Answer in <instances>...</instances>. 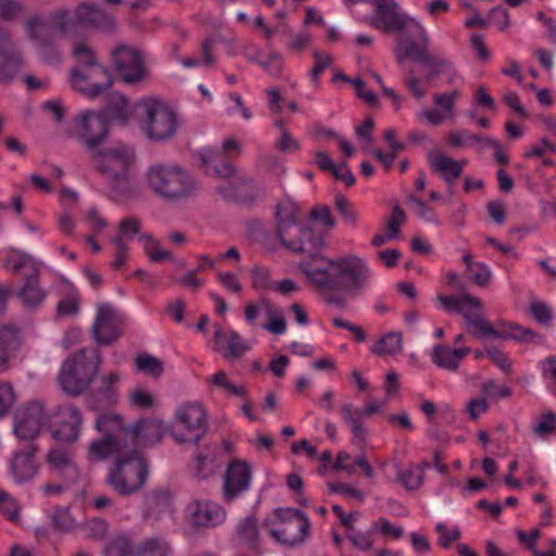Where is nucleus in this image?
Returning <instances> with one entry per match:
<instances>
[{
  "mask_svg": "<svg viewBox=\"0 0 556 556\" xmlns=\"http://www.w3.org/2000/svg\"><path fill=\"white\" fill-rule=\"evenodd\" d=\"M257 64L273 77H279L283 71V60L279 52H270L266 59H261Z\"/></svg>",
  "mask_w": 556,
  "mask_h": 556,
  "instance_id": "nucleus-58",
  "label": "nucleus"
},
{
  "mask_svg": "<svg viewBox=\"0 0 556 556\" xmlns=\"http://www.w3.org/2000/svg\"><path fill=\"white\" fill-rule=\"evenodd\" d=\"M266 320L261 325V328L269 333L281 336L287 332V320L282 309L270 303L266 307Z\"/></svg>",
  "mask_w": 556,
  "mask_h": 556,
  "instance_id": "nucleus-47",
  "label": "nucleus"
},
{
  "mask_svg": "<svg viewBox=\"0 0 556 556\" xmlns=\"http://www.w3.org/2000/svg\"><path fill=\"white\" fill-rule=\"evenodd\" d=\"M94 428L104 437L116 438L119 442L126 444L125 430H129L121 415L115 413H106L100 415L94 422Z\"/></svg>",
  "mask_w": 556,
  "mask_h": 556,
  "instance_id": "nucleus-39",
  "label": "nucleus"
},
{
  "mask_svg": "<svg viewBox=\"0 0 556 556\" xmlns=\"http://www.w3.org/2000/svg\"><path fill=\"white\" fill-rule=\"evenodd\" d=\"M43 25L41 16H30L25 21V28L29 38L35 41L39 48L42 62L49 65L60 64L62 55L59 50L53 46L52 39L49 36L41 35L37 27Z\"/></svg>",
  "mask_w": 556,
  "mask_h": 556,
  "instance_id": "nucleus-27",
  "label": "nucleus"
},
{
  "mask_svg": "<svg viewBox=\"0 0 556 556\" xmlns=\"http://www.w3.org/2000/svg\"><path fill=\"white\" fill-rule=\"evenodd\" d=\"M136 369L152 378H159L163 371V363L151 354H139L135 358Z\"/></svg>",
  "mask_w": 556,
  "mask_h": 556,
  "instance_id": "nucleus-51",
  "label": "nucleus"
},
{
  "mask_svg": "<svg viewBox=\"0 0 556 556\" xmlns=\"http://www.w3.org/2000/svg\"><path fill=\"white\" fill-rule=\"evenodd\" d=\"M404 210L396 204L388 218L383 232L376 233L370 243H386L387 240H399L401 235V225L405 222Z\"/></svg>",
  "mask_w": 556,
  "mask_h": 556,
  "instance_id": "nucleus-42",
  "label": "nucleus"
},
{
  "mask_svg": "<svg viewBox=\"0 0 556 556\" xmlns=\"http://www.w3.org/2000/svg\"><path fill=\"white\" fill-rule=\"evenodd\" d=\"M370 531L372 533H379L383 538L389 540H399L404 534V529L401 526H396L390 522L387 518L380 517L372 521L370 525Z\"/></svg>",
  "mask_w": 556,
  "mask_h": 556,
  "instance_id": "nucleus-53",
  "label": "nucleus"
},
{
  "mask_svg": "<svg viewBox=\"0 0 556 556\" xmlns=\"http://www.w3.org/2000/svg\"><path fill=\"white\" fill-rule=\"evenodd\" d=\"M165 433V424L159 418H149L136 422L125 430V439L138 446H148L161 441Z\"/></svg>",
  "mask_w": 556,
  "mask_h": 556,
  "instance_id": "nucleus-24",
  "label": "nucleus"
},
{
  "mask_svg": "<svg viewBox=\"0 0 556 556\" xmlns=\"http://www.w3.org/2000/svg\"><path fill=\"white\" fill-rule=\"evenodd\" d=\"M60 287L63 292L67 293V296H65L59 302L56 309L58 316L74 317L78 315L80 307V298L76 292L74 286L70 281L62 279L60 282Z\"/></svg>",
  "mask_w": 556,
  "mask_h": 556,
  "instance_id": "nucleus-43",
  "label": "nucleus"
},
{
  "mask_svg": "<svg viewBox=\"0 0 556 556\" xmlns=\"http://www.w3.org/2000/svg\"><path fill=\"white\" fill-rule=\"evenodd\" d=\"M47 462L50 468L66 481L76 482L79 479V470L66 451L52 450L48 454Z\"/></svg>",
  "mask_w": 556,
  "mask_h": 556,
  "instance_id": "nucleus-37",
  "label": "nucleus"
},
{
  "mask_svg": "<svg viewBox=\"0 0 556 556\" xmlns=\"http://www.w3.org/2000/svg\"><path fill=\"white\" fill-rule=\"evenodd\" d=\"M121 382V374L118 371H110L105 372L101 376L99 392L109 400V402L114 403L117 399V387Z\"/></svg>",
  "mask_w": 556,
  "mask_h": 556,
  "instance_id": "nucleus-54",
  "label": "nucleus"
},
{
  "mask_svg": "<svg viewBox=\"0 0 556 556\" xmlns=\"http://www.w3.org/2000/svg\"><path fill=\"white\" fill-rule=\"evenodd\" d=\"M90 155L96 169L106 180L113 201L129 200L137 195L129 181V170L135 155L124 142L118 141L112 148H99Z\"/></svg>",
  "mask_w": 556,
  "mask_h": 556,
  "instance_id": "nucleus-2",
  "label": "nucleus"
},
{
  "mask_svg": "<svg viewBox=\"0 0 556 556\" xmlns=\"http://www.w3.org/2000/svg\"><path fill=\"white\" fill-rule=\"evenodd\" d=\"M144 180L152 193L166 204L185 202L197 195L200 182L177 164L155 163L148 167Z\"/></svg>",
  "mask_w": 556,
  "mask_h": 556,
  "instance_id": "nucleus-3",
  "label": "nucleus"
},
{
  "mask_svg": "<svg viewBox=\"0 0 556 556\" xmlns=\"http://www.w3.org/2000/svg\"><path fill=\"white\" fill-rule=\"evenodd\" d=\"M394 54L399 64H403L406 60L422 64L426 68L425 79L428 83L444 74L450 61L431 54L429 47L418 46L413 41L406 46L399 45L395 47Z\"/></svg>",
  "mask_w": 556,
  "mask_h": 556,
  "instance_id": "nucleus-15",
  "label": "nucleus"
},
{
  "mask_svg": "<svg viewBox=\"0 0 556 556\" xmlns=\"http://www.w3.org/2000/svg\"><path fill=\"white\" fill-rule=\"evenodd\" d=\"M72 15L66 9L50 14V25L62 35L70 34L76 26L112 34L116 29V17L96 2H79Z\"/></svg>",
  "mask_w": 556,
  "mask_h": 556,
  "instance_id": "nucleus-7",
  "label": "nucleus"
},
{
  "mask_svg": "<svg viewBox=\"0 0 556 556\" xmlns=\"http://www.w3.org/2000/svg\"><path fill=\"white\" fill-rule=\"evenodd\" d=\"M531 431L536 439L546 440L556 432V415L545 412L535 417Z\"/></svg>",
  "mask_w": 556,
  "mask_h": 556,
  "instance_id": "nucleus-48",
  "label": "nucleus"
},
{
  "mask_svg": "<svg viewBox=\"0 0 556 556\" xmlns=\"http://www.w3.org/2000/svg\"><path fill=\"white\" fill-rule=\"evenodd\" d=\"M300 208L294 201L288 199L285 202L276 204L275 208V236L278 237V243H298L293 240H287L288 230L301 224Z\"/></svg>",
  "mask_w": 556,
  "mask_h": 556,
  "instance_id": "nucleus-26",
  "label": "nucleus"
},
{
  "mask_svg": "<svg viewBox=\"0 0 556 556\" xmlns=\"http://www.w3.org/2000/svg\"><path fill=\"white\" fill-rule=\"evenodd\" d=\"M427 467L428 463L421 462L416 465L412 464L402 470L397 463L392 464V469L395 471L397 480L408 490H416L422 484L424 472Z\"/></svg>",
  "mask_w": 556,
  "mask_h": 556,
  "instance_id": "nucleus-41",
  "label": "nucleus"
},
{
  "mask_svg": "<svg viewBox=\"0 0 556 556\" xmlns=\"http://www.w3.org/2000/svg\"><path fill=\"white\" fill-rule=\"evenodd\" d=\"M339 414L352 433V442L364 446L367 441L368 432L362 421L363 412L356 408L352 403H343L339 408Z\"/></svg>",
  "mask_w": 556,
  "mask_h": 556,
  "instance_id": "nucleus-34",
  "label": "nucleus"
},
{
  "mask_svg": "<svg viewBox=\"0 0 556 556\" xmlns=\"http://www.w3.org/2000/svg\"><path fill=\"white\" fill-rule=\"evenodd\" d=\"M116 72L125 84L140 81L144 75V62L139 50L121 43L112 51Z\"/></svg>",
  "mask_w": 556,
  "mask_h": 556,
  "instance_id": "nucleus-19",
  "label": "nucleus"
},
{
  "mask_svg": "<svg viewBox=\"0 0 556 556\" xmlns=\"http://www.w3.org/2000/svg\"><path fill=\"white\" fill-rule=\"evenodd\" d=\"M141 130L155 142L168 141L178 129L176 113L157 98L147 97L137 102Z\"/></svg>",
  "mask_w": 556,
  "mask_h": 556,
  "instance_id": "nucleus-8",
  "label": "nucleus"
},
{
  "mask_svg": "<svg viewBox=\"0 0 556 556\" xmlns=\"http://www.w3.org/2000/svg\"><path fill=\"white\" fill-rule=\"evenodd\" d=\"M13 419L15 435L20 440H34L45 429L48 416L41 403L30 402L18 407Z\"/></svg>",
  "mask_w": 556,
  "mask_h": 556,
  "instance_id": "nucleus-16",
  "label": "nucleus"
},
{
  "mask_svg": "<svg viewBox=\"0 0 556 556\" xmlns=\"http://www.w3.org/2000/svg\"><path fill=\"white\" fill-rule=\"evenodd\" d=\"M128 402L131 407L137 409H150L155 405L156 397L148 389L136 387L129 392Z\"/></svg>",
  "mask_w": 556,
  "mask_h": 556,
  "instance_id": "nucleus-52",
  "label": "nucleus"
},
{
  "mask_svg": "<svg viewBox=\"0 0 556 556\" xmlns=\"http://www.w3.org/2000/svg\"><path fill=\"white\" fill-rule=\"evenodd\" d=\"M10 40V33L0 26V83L10 85L23 65L22 53L2 45Z\"/></svg>",
  "mask_w": 556,
  "mask_h": 556,
  "instance_id": "nucleus-28",
  "label": "nucleus"
},
{
  "mask_svg": "<svg viewBox=\"0 0 556 556\" xmlns=\"http://www.w3.org/2000/svg\"><path fill=\"white\" fill-rule=\"evenodd\" d=\"M247 238L253 243H278V237L275 236V227L266 225L260 219H252L247 223Z\"/></svg>",
  "mask_w": 556,
  "mask_h": 556,
  "instance_id": "nucleus-45",
  "label": "nucleus"
},
{
  "mask_svg": "<svg viewBox=\"0 0 556 556\" xmlns=\"http://www.w3.org/2000/svg\"><path fill=\"white\" fill-rule=\"evenodd\" d=\"M168 546L157 540H147L139 548L138 556H167Z\"/></svg>",
  "mask_w": 556,
  "mask_h": 556,
  "instance_id": "nucleus-64",
  "label": "nucleus"
},
{
  "mask_svg": "<svg viewBox=\"0 0 556 556\" xmlns=\"http://www.w3.org/2000/svg\"><path fill=\"white\" fill-rule=\"evenodd\" d=\"M81 425L83 417L76 407L72 405L60 407L52 435L61 443H73L80 434Z\"/></svg>",
  "mask_w": 556,
  "mask_h": 556,
  "instance_id": "nucleus-23",
  "label": "nucleus"
},
{
  "mask_svg": "<svg viewBox=\"0 0 556 556\" xmlns=\"http://www.w3.org/2000/svg\"><path fill=\"white\" fill-rule=\"evenodd\" d=\"M403 349V338L400 332H388L379 338L371 348V352L379 356H393Z\"/></svg>",
  "mask_w": 556,
  "mask_h": 556,
  "instance_id": "nucleus-46",
  "label": "nucleus"
},
{
  "mask_svg": "<svg viewBox=\"0 0 556 556\" xmlns=\"http://www.w3.org/2000/svg\"><path fill=\"white\" fill-rule=\"evenodd\" d=\"M314 65L309 72L311 80L314 85H318L320 75L329 67L332 63V59L329 54H324L318 50L313 52Z\"/></svg>",
  "mask_w": 556,
  "mask_h": 556,
  "instance_id": "nucleus-59",
  "label": "nucleus"
},
{
  "mask_svg": "<svg viewBox=\"0 0 556 556\" xmlns=\"http://www.w3.org/2000/svg\"><path fill=\"white\" fill-rule=\"evenodd\" d=\"M23 343L21 329L13 324H5L0 327V372L5 370L9 361L15 356Z\"/></svg>",
  "mask_w": 556,
  "mask_h": 556,
  "instance_id": "nucleus-32",
  "label": "nucleus"
},
{
  "mask_svg": "<svg viewBox=\"0 0 556 556\" xmlns=\"http://www.w3.org/2000/svg\"><path fill=\"white\" fill-rule=\"evenodd\" d=\"M207 431V412L198 401L180 403L174 410L170 437L180 444H195Z\"/></svg>",
  "mask_w": 556,
  "mask_h": 556,
  "instance_id": "nucleus-11",
  "label": "nucleus"
},
{
  "mask_svg": "<svg viewBox=\"0 0 556 556\" xmlns=\"http://www.w3.org/2000/svg\"><path fill=\"white\" fill-rule=\"evenodd\" d=\"M397 9L399 3L395 0H380L368 22L372 27L384 33H401L396 47L406 46L410 41L429 47V36L424 26L406 13H397Z\"/></svg>",
  "mask_w": 556,
  "mask_h": 556,
  "instance_id": "nucleus-6",
  "label": "nucleus"
},
{
  "mask_svg": "<svg viewBox=\"0 0 556 556\" xmlns=\"http://www.w3.org/2000/svg\"><path fill=\"white\" fill-rule=\"evenodd\" d=\"M38 276L39 275H33L26 277L17 292L20 301L26 307H37L47 296L46 290L39 286Z\"/></svg>",
  "mask_w": 556,
  "mask_h": 556,
  "instance_id": "nucleus-40",
  "label": "nucleus"
},
{
  "mask_svg": "<svg viewBox=\"0 0 556 556\" xmlns=\"http://www.w3.org/2000/svg\"><path fill=\"white\" fill-rule=\"evenodd\" d=\"M4 267L23 277L39 275L41 264L16 248H9L4 254Z\"/></svg>",
  "mask_w": 556,
  "mask_h": 556,
  "instance_id": "nucleus-33",
  "label": "nucleus"
},
{
  "mask_svg": "<svg viewBox=\"0 0 556 556\" xmlns=\"http://www.w3.org/2000/svg\"><path fill=\"white\" fill-rule=\"evenodd\" d=\"M193 470L200 479H206L216 472L217 465L213 458L199 455L195 459Z\"/></svg>",
  "mask_w": 556,
  "mask_h": 556,
  "instance_id": "nucleus-63",
  "label": "nucleus"
},
{
  "mask_svg": "<svg viewBox=\"0 0 556 556\" xmlns=\"http://www.w3.org/2000/svg\"><path fill=\"white\" fill-rule=\"evenodd\" d=\"M105 556H135L132 547L125 536L113 539L104 551Z\"/></svg>",
  "mask_w": 556,
  "mask_h": 556,
  "instance_id": "nucleus-60",
  "label": "nucleus"
},
{
  "mask_svg": "<svg viewBox=\"0 0 556 556\" xmlns=\"http://www.w3.org/2000/svg\"><path fill=\"white\" fill-rule=\"evenodd\" d=\"M73 56L78 65L71 70L68 83L75 91L88 99H97L112 87L114 79L111 72L98 61L86 42L75 45Z\"/></svg>",
  "mask_w": 556,
  "mask_h": 556,
  "instance_id": "nucleus-4",
  "label": "nucleus"
},
{
  "mask_svg": "<svg viewBox=\"0 0 556 556\" xmlns=\"http://www.w3.org/2000/svg\"><path fill=\"white\" fill-rule=\"evenodd\" d=\"M201 166L205 174L215 175L219 178H230L237 173L236 167L227 160L218 149L204 147L198 152Z\"/></svg>",
  "mask_w": 556,
  "mask_h": 556,
  "instance_id": "nucleus-30",
  "label": "nucleus"
},
{
  "mask_svg": "<svg viewBox=\"0 0 556 556\" xmlns=\"http://www.w3.org/2000/svg\"><path fill=\"white\" fill-rule=\"evenodd\" d=\"M144 254L153 263H178L179 266L184 265L176 260L174 253L166 245H144Z\"/></svg>",
  "mask_w": 556,
  "mask_h": 556,
  "instance_id": "nucleus-55",
  "label": "nucleus"
},
{
  "mask_svg": "<svg viewBox=\"0 0 556 556\" xmlns=\"http://www.w3.org/2000/svg\"><path fill=\"white\" fill-rule=\"evenodd\" d=\"M469 352L468 348L451 349L446 345H437L432 349L431 359L439 367L455 371Z\"/></svg>",
  "mask_w": 556,
  "mask_h": 556,
  "instance_id": "nucleus-38",
  "label": "nucleus"
},
{
  "mask_svg": "<svg viewBox=\"0 0 556 556\" xmlns=\"http://www.w3.org/2000/svg\"><path fill=\"white\" fill-rule=\"evenodd\" d=\"M337 220L328 205H315L299 225L298 243H325L326 232L333 229Z\"/></svg>",
  "mask_w": 556,
  "mask_h": 556,
  "instance_id": "nucleus-14",
  "label": "nucleus"
},
{
  "mask_svg": "<svg viewBox=\"0 0 556 556\" xmlns=\"http://www.w3.org/2000/svg\"><path fill=\"white\" fill-rule=\"evenodd\" d=\"M463 262L467 266V273L469 279L480 287H485L491 280V271L481 263L472 261L470 254L465 253L463 255Z\"/></svg>",
  "mask_w": 556,
  "mask_h": 556,
  "instance_id": "nucleus-49",
  "label": "nucleus"
},
{
  "mask_svg": "<svg viewBox=\"0 0 556 556\" xmlns=\"http://www.w3.org/2000/svg\"><path fill=\"white\" fill-rule=\"evenodd\" d=\"M121 325L118 313L111 305L102 303L97 307L92 337L99 344H111L119 337Z\"/></svg>",
  "mask_w": 556,
  "mask_h": 556,
  "instance_id": "nucleus-20",
  "label": "nucleus"
},
{
  "mask_svg": "<svg viewBox=\"0 0 556 556\" xmlns=\"http://www.w3.org/2000/svg\"><path fill=\"white\" fill-rule=\"evenodd\" d=\"M35 454L36 450L29 446L12 455L9 462V471L15 482L22 483L37 476L38 464Z\"/></svg>",
  "mask_w": 556,
  "mask_h": 556,
  "instance_id": "nucleus-29",
  "label": "nucleus"
},
{
  "mask_svg": "<svg viewBox=\"0 0 556 556\" xmlns=\"http://www.w3.org/2000/svg\"><path fill=\"white\" fill-rule=\"evenodd\" d=\"M213 349L225 359L232 361L242 357L251 350V345L237 331L215 325Z\"/></svg>",
  "mask_w": 556,
  "mask_h": 556,
  "instance_id": "nucleus-21",
  "label": "nucleus"
},
{
  "mask_svg": "<svg viewBox=\"0 0 556 556\" xmlns=\"http://www.w3.org/2000/svg\"><path fill=\"white\" fill-rule=\"evenodd\" d=\"M238 533L242 540L254 544L258 539V529L256 520L253 517H247L238 526Z\"/></svg>",
  "mask_w": 556,
  "mask_h": 556,
  "instance_id": "nucleus-62",
  "label": "nucleus"
},
{
  "mask_svg": "<svg viewBox=\"0 0 556 556\" xmlns=\"http://www.w3.org/2000/svg\"><path fill=\"white\" fill-rule=\"evenodd\" d=\"M546 389L556 396V357L548 356L539 364Z\"/></svg>",
  "mask_w": 556,
  "mask_h": 556,
  "instance_id": "nucleus-56",
  "label": "nucleus"
},
{
  "mask_svg": "<svg viewBox=\"0 0 556 556\" xmlns=\"http://www.w3.org/2000/svg\"><path fill=\"white\" fill-rule=\"evenodd\" d=\"M265 528L276 542L293 546L302 544L309 536L311 522L296 509L279 508L266 518Z\"/></svg>",
  "mask_w": 556,
  "mask_h": 556,
  "instance_id": "nucleus-12",
  "label": "nucleus"
},
{
  "mask_svg": "<svg viewBox=\"0 0 556 556\" xmlns=\"http://www.w3.org/2000/svg\"><path fill=\"white\" fill-rule=\"evenodd\" d=\"M291 251L302 255L298 271L304 283L330 307L345 308L351 299L361 295L371 285V270L358 255L329 257L319 249L305 250L301 245H293Z\"/></svg>",
  "mask_w": 556,
  "mask_h": 556,
  "instance_id": "nucleus-1",
  "label": "nucleus"
},
{
  "mask_svg": "<svg viewBox=\"0 0 556 556\" xmlns=\"http://www.w3.org/2000/svg\"><path fill=\"white\" fill-rule=\"evenodd\" d=\"M110 132L111 130L96 110H86L75 117V131L71 136L91 153L101 148Z\"/></svg>",
  "mask_w": 556,
  "mask_h": 556,
  "instance_id": "nucleus-13",
  "label": "nucleus"
},
{
  "mask_svg": "<svg viewBox=\"0 0 556 556\" xmlns=\"http://www.w3.org/2000/svg\"><path fill=\"white\" fill-rule=\"evenodd\" d=\"M206 384L213 391H222L226 396H244L245 388L243 386L235 384L230 381L228 375L223 371H216L206 378Z\"/></svg>",
  "mask_w": 556,
  "mask_h": 556,
  "instance_id": "nucleus-44",
  "label": "nucleus"
},
{
  "mask_svg": "<svg viewBox=\"0 0 556 556\" xmlns=\"http://www.w3.org/2000/svg\"><path fill=\"white\" fill-rule=\"evenodd\" d=\"M251 476V469L247 463L241 460L231 462L225 475L224 500L231 502L245 492L250 486Z\"/></svg>",
  "mask_w": 556,
  "mask_h": 556,
  "instance_id": "nucleus-22",
  "label": "nucleus"
},
{
  "mask_svg": "<svg viewBox=\"0 0 556 556\" xmlns=\"http://www.w3.org/2000/svg\"><path fill=\"white\" fill-rule=\"evenodd\" d=\"M532 317L541 325L549 326L553 319V309L542 301H533L530 304Z\"/></svg>",
  "mask_w": 556,
  "mask_h": 556,
  "instance_id": "nucleus-61",
  "label": "nucleus"
},
{
  "mask_svg": "<svg viewBox=\"0 0 556 556\" xmlns=\"http://www.w3.org/2000/svg\"><path fill=\"white\" fill-rule=\"evenodd\" d=\"M148 476L147 462L136 451L119 454L111 465L106 484L119 495L137 493L146 483Z\"/></svg>",
  "mask_w": 556,
  "mask_h": 556,
  "instance_id": "nucleus-10",
  "label": "nucleus"
},
{
  "mask_svg": "<svg viewBox=\"0 0 556 556\" xmlns=\"http://www.w3.org/2000/svg\"><path fill=\"white\" fill-rule=\"evenodd\" d=\"M216 192L227 202L252 206L264 190L252 179L217 187Z\"/></svg>",
  "mask_w": 556,
  "mask_h": 556,
  "instance_id": "nucleus-25",
  "label": "nucleus"
},
{
  "mask_svg": "<svg viewBox=\"0 0 556 556\" xmlns=\"http://www.w3.org/2000/svg\"><path fill=\"white\" fill-rule=\"evenodd\" d=\"M101 357L97 351L80 350L68 356L60 370L58 382L61 389L72 395L86 391L99 371Z\"/></svg>",
  "mask_w": 556,
  "mask_h": 556,
  "instance_id": "nucleus-9",
  "label": "nucleus"
},
{
  "mask_svg": "<svg viewBox=\"0 0 556 556\" xmlns=\"http://www.w3.org/2000/svg\"><path fill=\"white\" fill-rule=\"evenodd\" d=\"M430 168L437 173L450 187L462 176L465 160L457 161L441 152L432 151L427 155Z\"/></svg>",
  "mask_w": 556,
  "mask_h": 556,
  "instance_id": "nucleus-31",
  "label": "nucleus"
},
{
  "mask_svg": "<svg viewBox=\"0 0 556 556\" xmlns=\"http://www.w3.org/2000/svg\"><path fill=\"white\" fill-rule=\"evenodd\" d=\"M483 302L469 293L462 294V302L457 313L464 318V328L477 338H515L519 340H532L535 333L531 329L518 325L497 320L491 324L483 314Z\"/></svg>",
  "mask_w": 556,
  "mask_h": 556,
  "instance_id": "nucleus-5",
  "label": "nucleus"
},
{
  "mask_svg": "<svg viewBox=\"0 0 556 556\" xmlns=\"http://www.w3.org/2000/svg\"><path fill=\"white\" fill-rule=\"evenodd\" d=\"M141 223L136 217H126L119 222L118 233L112 240L111 243H123L124 240L132 241L137 239L143 243H161L157 239L155 240L150 232H140Z\"/></svg>",
  "mask_w": 556,
  "mask_h": 556,
  "instance_id": "nucleus-36",
  "label": "nucleus"
},
{
  "mask_svg": "<svg viewBox=\"0 0 556 556\" xmlns=\"http://www.w3.org/2000/svg\"><path fill=\"white\" fill-rule=\"evenodd\" d=\"M126 444L119 442L113 437H102L92 440L87 447V458L90 462L98 463L108 459L112 455L123 454Z\"/></svg>",
  "mask_w": 556,
  "mask_h": 556,
  "instance_id": "nucleus-35",
  "label": "nucleus"
},
{
  "mask_svg": "<svg viewBox=\"0 0 556 556\" xmlns=\"http://www.w3.org/2000/svg\"><path fill=\"white\" fill-rule=\"evenodd\" d=\"M270 305V302L266 299H260L257 301L248 302L244 305L243 314L248 325L255 326L257 318L262 313L266 314V307Z\"/></svg>",
  "mask_w": 556,
  "mask_h": 556,
  "instance_id": "nucleus-57",
  "label": "nucleus"
},
{
  "mask_svg": "<svg viewBox=\"0 0 556 556\" xmlns=\"http://www.w3.org/2000/svg\"><path fill=\"white\" fill-rule=\"evenodd\" d=\"M96 112L105 122L110 130L113 125L127 127L131 118L139 115L137 102L131 104L127 96L117 91L109 92L103 104Z\"/></svg>",
  "mask_w": 556,
  "mask_h": 556,
  "instance_id": "nucleus-17",
  "label": "nucleus"
},
{
  "mask_svg": "<svg viewBox=\"0 0 556 556\" xmlns=\"http://www.w3.org/2000/svg\"><path fill=\"white\" fill-rule=\"evenodd\" d=\"M147 506L149 514L157 517L162 513H167L172 506V495L166 490H157L147 496Z\"/></svg>",
  "mask_w": 556,
  "mask_h": 556,
  "instance_id": "nucleus-50",
  "label": "nucleus"
},
{
  "mask_svg": "<svg viewBox=\"0 0 556 556\" xmlns=\"http://www.w3.org/2000/svg\"><path fill=\"white\" fill-rule=\"evenodd\" d=\"M185 511L187 523L197 530L218 527L227 518L226 509L210 500H193L187 505Z\"/></svg>",
  "mask_w": 556,
  "mask_h": 556,
  "instance_id": "nucleus-18",
  "label": "nucleus"
}]
</instances>
